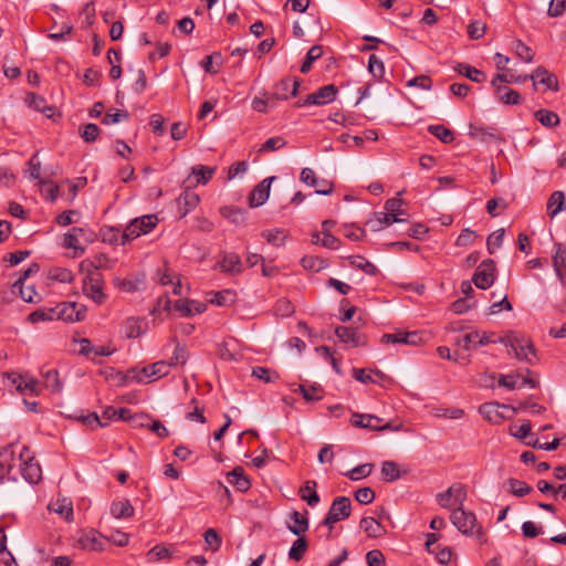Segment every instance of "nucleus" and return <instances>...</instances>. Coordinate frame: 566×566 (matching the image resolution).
I'll return each mask as SVG.
<instances>
[{"label":"nucleus","mask_w":566,"mask_h":566,"mask_svg":"<svg viewBox=\"0 0 566 566\" xmlns=\"http://www.w3.org/2000/svg\"><path fill=\"white\" fill-rule=\"evenodd\" d=\"M129 118V114L126 111L117 109L115 113H106L102 119V123L105 125H112L119 123L120 120H127Z\"/></svg>","instance_id":"nucleus-61"},{"label":"nucleus","mask_w":566,"mask_h":566,"mask_svg":"<svg viewBox=\"0 0 566 566\" xmlns=\"http://www.w3.org/2000/svg\"><path fill=\"white\" fill-rule=\"evenodd\" d=\"M366 562L368 566H382L385 556L379 549H373L366 554Z\"/></svg>","instance_id":"nucleus-64"},{"label":"nucleus","mask_w":566,"mask_h":566,"mask_svg":"<svg viewBox=\"0 0 566 566\" xmlns=\"http://www.w3.org/2000/svg\"><path fill=\"white\" fill-rule=\"evenodd\" d=\"M368 70L374 77L380 80L385 75L384 62L375 54H371L368 59Z\"/></svg>","instance_id":"nucleus-48"},{"label":"nucleus","mask_w":566,"mask_h":566,"mask_svg":"<svg viewBox=\"0 0 566 566\" xmlns=\"http://www.w3.org/2000/svg\"><path fill=\"white\" fill-rule=\"evenodd\" d=\"M262 235L266 239V241L274 247H282L287 237V232L283 229H273L265 232H262Z\"/></svg>","instance_id":"nucleus-45"},{"label":"nucleus","mask_w":566,"mask_h":566,"mask_svg":"<svg viewBox=\"0 0 566 566\" xmlns=\"http://www.w3.org/2000/svg\"><path fill=\"white\" fill-rule=\"evenodd\" d=\"M428 132L444 144L453 142L454 134L443 125H430Z\"/></svg>","instance_id":"nucleus-40"},{"label":"nucleus","mask_w":566,"mask_h":566,"mask_svg":"<svg viewBox=\"0 0 566 566\" xmlns=\"http://www.w3.org/2000/svg\"><path fill=\"white\" fill-rule=\"evenodd\" d=\"M535 118L545 127H555L559 124V117L555 112L548 109H538L534 114Z\"/></svg>","instance_id":"nucleus-38"},{"label":"nucleus","mask_w":566,"mask_h":566,"mask_svg":"<svg viewBox=\"0 0 566 566\" xmlns=\"http://www.w3.org/2000/svg\"><path fill=\"white\" fill-rule=\"evenodd\" d=\"M227 481L240 492H247L251 486L250 480L244 474V470L241 467H237L229 472Z\"/></svg>","instance_id":"nucleus-21"},{"label":"nucleus","mask_w":566,"mask_h":566,"mask_svg":"<svg viewBox=\"0 0 566 566\" xmlns=\"http://www.w3.org/2000/svg\"><path fill=\"white\" fill-rule=\"evenodd\" d=\"M188 360V353L184 346L177 344L174 350V354L169 361H166L169 365V369L171 367L185 366Z\"/></svg>","instance_id":"nucleus-46"},{"label":"nucleus","mask_w":566,"mask_h":566,"mask_svg":"<svg viewBox=\"0 0 566 566\" xmlns=\"http://www.w3.org/2000/svg\"><path fill=\"white\" fill-rule=\"evenodd\" d=\"M530 80L533 81V85L536 88L538 83L545 85L547 90L557 92L558 91V80L556 75L549 73L544 66H538L535 71L530 74Z\"/></svg>","instance_id":"nucleus-16"},{"label":"nucleus","mask_w":566,"mask_h":566,"mask_svg":"<svg viewBox=\"0 0 566 566\" xmlns=\"http://www.w3.org/2000/svg\"><path fill=\"white\" fill-rule=\"evenodd\" d=\"M355 500L360 504H369L375 500V492L370 488H360L355 492Z\"/></svg>","instance_id":"nucleus-63"},{"label":"nucleus","mask_w":566,"mask_h":566,"mask_svg":"<svg viewBox=\"0 0 566 566\" xmlns=\"http://www.w3.org/2000/svg\"><path fill=\"white\" fill-rule=\"evenodd\" d=\"M99 132L101 130L96 124L90 123V124H86L83 126L82 132H81V137L86 143H93L97 139Z\"/></svg>","instance_id":"nucleus-55"},{"label":"nucleus","mask_w":566,"mask_h":566,"mask_svg":"<svg viewBox=\"0 0 566 566\" xmlns=\"http://www.w3.org/2000/svg\"><path fill=\"white\" fill-rule=\"evenodd\" d=\"M312 242L314 244H321L331 250H337L340 247L339 239L334 237L329 232H322V238L319 233H314L312 237Z\"/></svg>","instance_id":"nucleus-35"},{"label":"nucleus","mask_w":566,"mask_h":566,"mask_svg":"<svg viewBox=\"0 0 566 566\" xmlns=\"http://www.w3.org/2000/svg\"><path fill=\"white\" fill-rule=\"evenodd\" d=\"M565 209V195L563 191H554L547 201V211L553 218Z\"/></svg>","instance_id":"nucleus-31"},{"label":"nucleus","mask_w":566,"mask_h":566,"mask_svg":"<svg viewBox=\"0 0 566 566\" xmlns=\"http://www.w3.org/2000/svg\"><path fill=\"white\" fill-rule=\"evenodd\" d=\"M353 377L359 382L373 384L377 382L378 379H382L385 375L380 370L374 371L365 368H353Z\"/></svg>","instance_id":"nucleus-26"},{"label":"nucleus","mask_w":566,"mask_h":566,"mask_svg":"<svg viewBox=\"0 0 566 566\" xmlns=\"http://www.w3.org/2000/svg\"><path fill=\"white\" fill-rule=\"evenodd\" d=\"M25 102L29 105V107L38 112H42L48 117H51L52 107L46 106V101L42 96L35 93H29L25 97Z\"/></svg>","instance_id":"nucleus-34"},{"label":"nucleus","mask_w":566,"mask_h":566,"mask_svg":"<svg viewBox=\"0 0 566 566\" xmlns=\"http://www.w3.org/2000/svg\"><path fill=\"white\" fill-rule=\"evenodd\" d=\"M286 145L283 137H271L260 148V151H274Z\"/></svg>","instance_id":"nucleus-62"},{"label":"nucleus","mask_w":566,"mask_h":566,"mask_svg":"<svg viewBox=\"0 0 566 566\" xmlns=\"http://www.w3.org/2000/svg\"><path fill=\"white\" fill-rule=\"evenodd\" d=\"M301 85V81L297 78L291 80V78H283L276 85L275 93L271 94L273 99H287L289 98V90H291V96H296L298 93V87Z\"/></svg>","instance_id":"nucleus-18"},{"label":"nucleus","mask_w":566,"mask_h":566,"mask_svg":"<svg viewBox=\"0 0 566 566\" xmlns=\"http://www.w3.org/2000/svg\"><path fill=\"white\" fill-rule=\"evenodd\" d=\"M111 514L115 518H127L133 516L134 507L128 500L114 501L111 505Z\"/></svg>","instance_id":"nucleus-28"},{"label":"nucleus","mask_w":566,"mask_h":566,"mask_svg":"<svg viewBox=\"0 0 566 566\" xmlns=\"http://www.w3.org/2000/svg\"><path fill=\"white\" fill-rule=\"evenodd\" d=\"M80 238L86 243H92L94 241V233L85 228L73 227L63 235L62 245L65 249L74 250V256H80L85 252V247L80 244Z\"/></svg>","instance_id":"nucleus-7"},{"label":"nucleus","mask_w":566,"mask_h":566,"mask_svg":"<svg viewBox=\"0 0 566 566\" xmlns=\"http://www.w3.org/2000/svg\"><path fill=\"white\" fill-rule=\"evenodd\" d=\"M174 307L184 316H191L193 314L203 313L207 308V305L195 300H178L175 302Z\"/></svg>","instance_id":"nucleus-19"},{"label":"nucleus","mask_w":566,"mask_h":566,"mask_svg":"<svg viewBox=\"0 0 566 566\" xmlns=\"http://www.w3.org/2000/svg\"><path fill=\"white\" fill-rule=\"evenodd\" d=\"M530 80V74L527 75H514V74H497L491 82L492 86H496V83H516L521 84Z\"/></svg>","instance_id":"nucleus-50"},{"label":"nucleus","mask_w":566,"mask_h":566,"mask_svg":"<svg viewBox=\"0 0 566 566\" xmlns=\"http://www.w3.org/2000/svg\"><path fill=\"white\" fill-rule=\"evenodd\" d=\"M28 319L31 323L57 319L56 305L38 308L29 315Z\"/></svg>","instance_id":"nucleus-33"},{"label":"nucleus","mask_w":566,"mask_h":566,"mask_svg":"<svg viewBox=\"0 0 566 566\" xmlns=\"http://www.w3.org/2000/svg\"><path fill=\"white\" fill-rule=\"evenodd\" d=\"M407 86L428 91L432 87V80L428 75H418L409 80Z\"/></svg>","instance_id":"nucleus-57"},{"label":"nucleus","mask_w":566,"mask_h":566,"mask_svg":"<svg viewBox=\"0 0 566 566\" xmlns=\"http://www.w3.org/2000/svg\"><path fill=\"white\" fill-rule=\"evenodd\" d=\"M216 268L220 270V272L230 275H237L242 273L243 263L241 258L234 252H221L218 258V262Z\"/></svg>","instance_id":"nucleus-14"},{"label":"nucleus","mask_w":566,"mask_h":566,"mask_svg":"<svg viewBox=\"0 0 566 566\" xmlns=\"http://www.w3.org/2000/svg\"><path fill=\"white\" fill-rule=\"evenodd\" d=\"M316 481L310 480L306 481L298 491L301 499L312 507L316 506L319 502V495L316 492Z\"/></svg>","instance_id":"nucleus-23"},{"label":"nucleus","mask_w":566,"mask_h":566,"mask_svg":"<svg viewBox=\"0 0 566 566\" xmlns=\"http://www.w3.org/2000/svg\"><path fill=\"white\" fill-rule=\"evenodd\" d=\"M455 71L475 83H482L486 77L481 70L465 63H459L455 66Z\"/></svg>","instance_id":"nucleus-32"},{"label":"nucleus","mask_w":566,"mask_h":566,"mask_svg":"<svg viewBox=\"0 0 566 566\" xmlns=\"http://www.w3.org/2000/svg\"><path fill=\"white\" fill-rule=\"evenodd\" d=\"M322 54H323V48L321 45L312 46L308 50V52H307V54H306V56H305V59H304V61H303V63L301 65V72L303 74L308 73L311 71V69H312V64L316 60H318L322 56Z\"/></svg>","instance_id":"nucleus-39"},{"label":"nucleus","mask_w":566,"mask_h":566,"mask_svg":"<svg viewBox=\"0 0 566 566\" xmlns=\"http://www.w3.org/2000/svg\"><path fill=\"white\" fill-rule=\"evenodd\" d=\"M335 334L342 343L350 345L352 347L365 345L364 337L357 333L356 328L338 326L335 329Z\"/></svg>","instance_id":"nucleus-17"},{"label":"nucleus","mask_w":566,"mask_h":566,"mask_svg":"<svg viewBox=\"0 0 566 566\" xmlns=\"http://www.w3.org/2000/svg\"><path fill=\"white\" fill-rule=\"evenodd\" d=\"M86 306L77 302H61L56 304L57 319L64 322H80L85 318Z\"/></svg>","instance_id":"nucleus-9"},{"label":"nucleus","mask_w":566,"mask_h":566,"mask_svg":"<svg viewBox=\"0 0 566 566\" xmlns=\"http://www.w3.org/2000/svg\"><path fill=\"white\" fill-rule=\"evenodd\" d=\"M371 471H373V464L365 463V464L357 465L354 469H352L350 471H348L346 473V476H348L352 481H357V480H360V479H364V478H367L368 475H370Z\"/></svg>","instance_id":"nucleus-49"},{"label":"nucleus","mask_w":566,"mask_h":566,"mask_svg":"<svg viewBox=\"0 0 566 566\" xmlns=\"http://www.w3.org/2000/svg\"><path fill=\"white\" fill-rule=\"evenodd\" d=\"M50 277L61 283H71L74 274L66 268H54L50 271Z\"/></svg>","instance_id":"nucleus-51"},{"label":"nucleus","mask_w":566,"mask_h":566,"mask_svg":"<svg viewBox=\"0 0 566 566\" xmlns=\"http://www.w3.org/2000/svg\"><path fill=\"white\" fill-rule=\"evenodd\" d=\"M107 538L94 528L83 530L77 538V546L83 551L101 552Z\"/></svg>","instance_id":"nucleus-10"},{"label":"nucleus","mask_w":566,"mask_h":566,"mask_svg":"<svg viewBox=\"0 0 566 566\" xmlns=\"http://www.w3.org/2000/svg\"><path fill=\"white\" fill-rule=\"evenodd\" d=\"M205 542L207 546L214 551H218L221 545V537L218 535L214 528H209L205 532Z\"/></svg>","instance_id":"nucleus-59"},{"label":"nucleus","mask_w":566,"mask_h":566,"mask_svg":"<svg viewBox=\"0 0 566 566\" xmlns=\"http://www.w3.org/2000/svg\"><path fill=\"white\" fill-rule=\"evenodd\" d=\"M406 473L407 471H401L399 465L394 461L387 460L381 464V479L385 482L397 481Z\"/></svg>","instance_id":"nucleus-22"},{"label":"nucleus","mask_w":566,"mask_h":566,"mask_svg":"<svg viewBox=\"0 0 566 566\" xmlns=\"http://www.w3.org/2000/svg\"><path fill=\"white\" fill-rule=\"evenodd\" d=\"M302 266L307 271L319 272L321 270L327 266L325 260L314 256V255H305L301 260Z\"/></svg>","instance_id":"nucleus-44"},{"label":"nucleus","mask_w":566,"mask_h":566,"mask_svg":"<svg viewBox=\"0 0 566 566\" xmlns=\"http://www.w3.org/2000/svg\"><path fill=\"white\" fill-rule=\"evenodd\" d=\"M234 296L235 295L232 291L224 290L221 292H216L210 302L219 306H227L234 302Z\"/></svg>","instance_id":"nucleus-52"},{"label":"nucleus","mask_w":566,"mask_h":566,"mask_svg":"<svg viewBox=\"0 0 566 566\" xmlns=\"http://www.w3.org/2000/svg\"><path fill=\"white\" fill-rule=\"evenodd\" d=\"M495 90L496 98L506 105H517L522 102L521 95L518 92L502 85L501 83H496V86H493Z\"/></svg>","instance_id":"nucleus-20"},{"label":"nucleus","mask_w":566,"mask_h":566,"mask_svg":"<svg viewBox=\"0 0 566 566\" xmlns=\"http://www.w3.org/2000/svg\"><path fill=\"white\" fill-rule=\"evenodd\" d=\"M359 525L368 537H379L385 532L384 526L376 518L370 516L363 517Z\"/></svg>","instance_id":"nucleus-27"},{"label":"nucleus","mask_w":566,"mask_h":566,"mask_svg":"<svg viewBox=\"0 0 566 566\" xmlns=\"http://www.w3.org/2000/svg\"><path fill=\"white\" fill-rule=\"evenodd\" d=\"M252 376L265 384L274 382L279 379V374L263 366L252 368Z\"/></svg>","instance_id":"nucleus-43"},{"label":"nucleus","mask_w":566,"mask_h":566,"mask_svg":"<svg viewBox=\"0 0 566 566\" xmlns=\"http://www.w3.org/2000/svg\"><path fill=\"white\" fill-rule=\"evenodd\" d=\"M504 240V229H499L491 233L486 241L488 251L493 254L497 248H500Z\"/></svg>","instance_id":"nucleus-53"},{"label":"nucleus","mask_w":566,"mask_h":566,"mask_svg":"<svg viewBox=\"0 0 566 566\" xmlns=\"http://www.w3.org/2000/svg\"><path fill=\"white\" fill-rule=\"evenodd\" d=\"M169 374V365L166 364V360H158L154 364L144 366L142 368L135 367L127 371L126 375L123 373H117L116 377L122 382L127 381H136V382H145L151 381L155 379H159Z\"/></svg>","instance_id":"nucleus-1"},{"label":"nucleus","mask_w":566,"mask_h":566,"mask_svg":"<svg viewBox=\"0 0 566 566\" xmlns=\"http://www.w3.org/2000/svg\"><path fill=\"white\" fill-rule=\"evenodd\" d=\"M506 485L509 486V492L518 497L525 496L533 491L532 486L526 482L513 478L506 481Z\"/></svg>","instance_id":"nucleus-37"},{"label":"nucleus","mask_w":566,"mask_h":566,"mask_svg":"<svg viewBox=\"0 0 566 566\" xmlns=\"http://www.w3.org/2000/svg\"><path fill=\"white\" fill-rule=\"evenodd\" d=\"M337 87L334 84H328L316 92L308 94L305 98L297 101V107H304L307 105L323 106L335 101L337 96Z\"/></svg>","instance_id":"nucleus-8"},{"label":"nucleus","mask_w":566,"mask_h":566,"mask_svg":"<svg viewBox=\"0 0 566 566\" xmlns=\"http://www.w3.org/2000/svg\"><path fill=\"white\" fill-rule=\"evenodd\" d=\"M275 176L263 179L258 186L254 187L249 196V205L256 208L266 202L270 196L271 184L275 180Z\"/></svg>","instance_id":"nucleus-15"},{"label":"nucleus","mask_w":566,"mask_h":566,"mask_svg":"<svg viewBox=\"0 0 566 566\" xmlns=\"http://www.w3.org/2000/svg\"><path fill=\"white\" fill-rule=\"evenodd\" d=\"M451 522L464 535H472L476 526V517L474 513L458 507L451 513Z\"/></svg>","instance_id":"nucleus-12"},{"label":"nucleus","mask_w":566,"mask_h":566,"mask_svg":"<svg viewBox=\"0 0 566 566\" xmlns=\"http://www.w3.org/2000/svg\"><path fill=\"white\" fill-rule=\"evenodd\" d=\"M350 422L357 428L377 430V426L382 422V419L373 415L354 413Z\"/></svg>","instance_id":"nucleus-25"},{"label":"nucleus","mask_w":566,"mask_h":566,"mask_svg":"<svg viewBox=\"0 0 566 566\" xmlns=\"http://www.w3.org/2000/svg\"><path fill=\"white\" fill-rule=\"evenodd\" d=\"M501 342L505 343V345L510 347V353L513 352L517 359L527 361L530 364L533 363V358L535 357V348L526 336L522 334H512L505 339L502 338Z\"/></svg>","instance_id":"nucleus-5"},{"label":"nucleus","mask_w":566,"mask_h":566,"mask_svg":"<svg viewBox=\"0 0 566 566\" xmlns=\"http://www.w3.org/2000/svg\"><path fill=\"white\" fill-rule=\"evenodd\" d=\"M349 263L352 266H355L357 269H360L368 275H375L378 272V269L375 264L366 260L365 258L360 255H355L349 258Z\"/></svg>","instance_id":"nucleus-42"},{"label":"nucleus","mask_w":566,"mask_h":566,"mask_svg":"<svg viewBox=\"0 0 566 566\" xmlns=\"http://www.w3.org/2000/svg\"><path fill=\"white\" fill-rule=\"evenodd\" d=\"M44 379V386L53 392H61L63 389V384L60 380L59 371L54 368L42 370L41 373Z\"/></svg>","instance_id":"nucleus-29"},{"label":"nucleus","mask_w":566,"mask_h":566,"mask_svg":"<svg viewBox=\"0 0 566 566\" xmlns=\"http://www.w3.org/2000/svg\"><path fill=\"white\" fill-rule=\"evenodd\" d=\"M291 523L287 524V528L294 535H302L308 530V520L305 515L297 511H293L290 515Z\"/></svg>","instance_id":"nucleus-24"},{"label":"nucleus","mask_w":566,"mask_h":566,"mask_svg":"<svg viewBox=\"0 0 566 566\" xmlns=\"http://www.w3.org/2000/svg\"><path fill=\"white\" fill-rule=\"evenodd\" d=\"M216 168L197 165L192 167V174L197 177L198 184L206 185L213 176Z\"/></svg>","instance_id":"nucleus-47"},{"label":"nucleus","mask_w":566,"mask_h":566,"mask_svg":"<svg viewBox=\"0 0 566 566\" xmlns=\"http://www.w3.org/2000/svg\"><path fill=\"white\" fill-rule=\"evenodd\" d=\"M297 391L302 394L306 401H318L324 396V390L319 385H300Z\"/></svg>","instance_id":"nucleus-36"},{"label":"nucleus","mask_w":566,"mask_h":566,"mask_svg":"<svg viewBox=\"0 0 566 566\" xmlns=\"http://www.w3.org/2000/svg\"><path fill=\"white\" fill-rule=\"evenodd\" d=\"M486 31V24L481 21H472L468 25V35L472 40L481 39Z\"/></svg>","instance_id":"nucleus-54"},{"label":"nucleus","mask_w":566,"mask_h":566,"mask_svg":"<svg viewBox=\"0 0 566 566\" xmlns=\"http://www.w3.org/2000/svg\"><path fill=\"white\" fill-rule=\"evenodd\" d=\"M19 461L22 478L31 484L38 483L42 478V470L28 447L22 448Z\"/></svg>","instance_id":"nucleus-6"},{"label":"nucleus","mask_w":566,"mask_h":566,"mask_svg":"<svg viewBox=\"0 0 566 566\" xmlns=\"http://www.w3.org/2000/svg\"><path fill=\"white\" fill-rule=\"evenodd\" d=\"M495 262L491 259L482 261L476 268L472 282L478 289L486 290L494 283Z\"/></svg>","instance_id":"nucleus-11"},{"label":"nucleus","mask_w":566,"mask_h":566,"mask_svg":"<svg viewBox=\"0 0 566 566\" xmlns=\"http://www.w3.org/2000/svg\"><path fill=\"white\" fill-rule=\"evenodd\" d=\"M172 546L156 545L148 552L150 559L159 560L171 556Z\"/></svg>","instance_id":"nucleus-56"},{"label":"nucleus","mask_w":566,"mask_h":566,"mask_svg":"<svg viewBox=\"0 0 566 566\" xmlns=\"http://www.w3.org/2000/svg\"><path fill=\"white\" fill-rule=\"evenodd\" d=\"M49 509L62 515L66 522L71 523L73 521V505L71 501L66 499L56 500L49 505Z\"/></svg>","instance_id":"nucleus-30"},{"label":"nucleus","mask_w":566,"mask_h":566,"mask_svg":"<svg viewBox=\"0 0 566 566\" xmlns=\"http://www.w3.org/2000/svg\"><path fill=\"white\" fill-rule=\"evenodd\" d=\"M20 296L27 303H35L38 302V293L33 285H23L18 284Z\"/></svg>","instance_id":"nucleus-58"},{"label":"nucleus","mask_w":566,"mask_h":566,"mask_svg":"<svg viewBox=\"0 0 566 566\" xmlns=\"http://www.w3.org/2000/svg\"><path fill=\"white\" fill-rule=\"evenodd\" d=\"M515 411L507 405L499 403V402H486L480 406L479 412L480 415L492 424H500L509 418L505 411Z\"/></svg>","instance_id":"nucleus-13"},{"label":"nucleus","mask_w":566,"mask_h":566,"mask_svg":"<svg viewBox=\"0 0 566 566\" xmlns=\"http://www.w3.org/2000/svg\"><path fill=\"white\" fill-rule=\"evenodd\" d=\"M352 513V502L347 496H337L334 499L325 518L321 523V525L328 527V533L326 534V539L332 538V530L334 524L344 521L350 516Z\"/></svg>","instance_id":"nucleus-2"},{"label":"nucleus","mask_w":566,"mask_h":566,"mask_svg":"<svg viewBox=\"0 0 566 566\" xmlns=\"http://www.w3.org/2000/svg\"><path fill=\"white\" fill-rule=\"evenodd\" d=\"M515 53L520 59L530 63L534 59V53L530 46L524 44L522 41H516L515 43Z\"/></svg>","instance_id":"nucleus-60"},{"label":"nucleus","mask_w":566,"mask_h":566,"mask_svg":"<svg viewBox=\"0 0 566 566\" xmlns=\"http://www.w3.org/2000/svg\"><path fill=\"white\" fill-rule=\"evenodd\" d=\"M307 542L305 537L301 536L292 544V547L289 552V558L295 562H298L303 558L305 552L307 551Z\"/></svg>","instance_id":"nucleus-41"},{"label":"nucleus","mask_w":566,"mask_h":566,"mask_svg":"<svg viewBox=\"0 0 566 566\" xmlns=\"http://www.w3.org/2000/svg\"><path fill=\"white\" fill-rule=\"evenodd\" d=\"M99 266H102L101 263L86 274L82 286L84 295L96 305H103L107 301V295L104 293V280L102 274L97 272Z\"/></svg>","instance_id":"nucleus-3"},{"label":"nucleus","mask_w":566,"mask_h":566,"mask_svg":"<svg viewBox=\"0 0 566 566\" xmlns=\"http://www.w3.org/2000/svg\"><path fill=\"white\" fill-rule=\"evenodd\" d=\"M158 223L156 214H146L140 218H135L129 222L122 233L120 244H126L128 241L134 240L142 234L150 232Z\"/></svg>","instance_id":"nucleus-4"}]
</instances>
